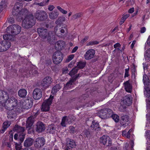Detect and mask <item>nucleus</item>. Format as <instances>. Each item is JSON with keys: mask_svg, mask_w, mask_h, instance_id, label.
<instances>
[{"mask_svg": "<svg viewBox=\"0 0 150 150\" xmlns=\"http://www.w3.org/2000/svg\"><path fill=\"white\" fill-rule=\"evenodd\" d=\"M36 20L32 14L27 16L23 20L22 23L23 27L26 29L32 28L35 24Z\"/></svg>", "mask_w": 150, "mask_h": 150, "instance_id": "1", "label": "nucleus"}, {"mask_svg": "<svg viewBox=\"0 0 150 150\" xmlns=\"http://www.w3.org/2000/svg\"><path fill=\"white\" fill-rule=\"evenodd\" d=\"M37 31L39 35L41 38L45 39L47 38L48 41L51 40V36L53 35L52 32H49L46 29L44 28H38L37 29Z\"/></svg>", "mask_w": 150, "mask_h": 150, "instance_id": "2", "label": "nucleus"}, {"mask_svg": "<svg viewBox=\"0 0 150 150\" xmlns=\"http://www.w3.org/2000/svg\"><path fill=\"white\" fill-rule=\"evenodd\" d=\"M8 98L7 99L8 101L5 105L4 108L6 109H12L11 108H17V100L13 96L9 97L8 95Z\"/></svg>", "mask_w": 150, "mask_h": 150, "instance_id": "3", "label": "nucleus"}, {"mask_svg": "<svg viewBox=\"0 0 150 150\" xmlns=\"http://www.w3.org/2000/svg\"><path fill=\"white\" fill-rule=\"evenodd\" d=\"M21 27L18 25L14 24L8 27L6 29L7 33L13 35L18 34L21 31Z\"/></svg>", "mask_w": 150, "mask_h": 150, "instance_id": "4", "label": "nucleus"}, {"mask_svg": "<svg viewBox=\"0 0 150 150\" xmlns=\"http://www.w3.org/2000/svg\"><path fill=\"white\" fill-rule=\"evenodd\" d=\"M63 58V54L62 52L57 51L54 52L52 55L53 62L56 64H57L61 62Z\"/></svg>", "mask_w": 150, "mask_h": 150, "instance_id": "5", "label": "nucleus"}, {"mask_svg": "<svg viewBox=\"0 0 150 150\" xmlns=\"http://www.w3.org/2000/svg\"><path fill=\"white\" fill-rule=\"evenodd\" d=\"M53 96L51 95L48 99L45 100L42 105L41 110L43 112L48 111L50 109V105H51Z\"/></svg>", "mask_w": 150, "mask_h": 150, "instance_id": "6", "label": "nucleus"}, {"mask_svg": "<svg viewBox=\"0 0 150 150\" xmlns=\"http://www.w3.org/2000/svg\"><path fill=\"white\" fill-rule=\"evenodd\" d=\"M52 80L51 77L46 76L42 80L41 86L43 89H46L48 88L52 82Z\"/></svg>", "mask_w": 150, "mask_h": 150, "instance_id": "7", "label": "nucleus"}, {"mask_svg": "<svg viewBox=\"0 0 150 150\" xmlns=\"http://www.w3.org/2000/svg\"><path fill=\"white\" fill-rule=\"evenodd\" d=\"M100 143L106 146H110L112 144V141L110 137L107 135H104L100 137Z\"/></svg>", "mask_w": 150, "mask_h": 150, "instance_id": "8", "label": "nucleus"}, {"mask_svg": "<svg viewBox=\"0 0 150 150\" xmlns=\"http://www.w3.org/2000/svg\"><path fill=\"white\" fill-rule=\"evenodd\" d=\"M23 4L19 2H16L15 4L14 7L12 10V13L14 16L17 15L18 12L23 8Z\"/></svg>", "mask_w": 150, "mask_h": 150, "instance_id": "9", "label": "nucleus"}, {"mask_svg": "<svg viewBox=\"0 0 150 150\" xmlns=\"http://www.w3.org/2000/svg\"><path fill=\"white\" fill-rule=\"evenodd\" d=\"M36 19L40 21H43L47 17L46 13L44 11L38 10L37 11L35 14Z\"/></svg>", "mask_w": 150, "mask_h": 150, "instance_id": "10", "label": "nucleus"}, {"mask_svg": "<svg viewBox=\"0 0 150 150\" xmlns=\"http://www.w3.org/2000/svg\"><path fill=\"white\" fill-rule=\"evenodd\" d=\"M10 42L3 40L0 42V52L5 51L8 50L11 46Z\"/></svg>", "mask_w": 150, "mask_h": 150, "instance_id": "11", "label": "nucleus"}, {"mask_svg": "<svg viewBox=\"0 0 150 150\" xmlns=\"http://www.w3.org/2000/svg\"><path fill=\"white\" fill-rule=\"evenodd\" d=\"M45 139L42 137H40L36 139L34 143V146L37 148H40L45 144Z\"/></svg>", "mask_w": 150, "mask_h": 150, "instance_id": "12", "label": "nucleus"}, {"mask_svg": "<svg viewBox=\"0 0 150 150\" xmlns=\"http://www.w3.org/2000/svg\"><path fill=\"white\" fill-rule=\"evenodd\" d=\"M37 115H32L28 118L26 121V126L27 128L30 129L35 121Z\"/></svg>", "mask_w": 150, "mask_h": 150, "instance_id": "13", "label": "nucleus"}, {"mask_svg": "<svg viewBox=\"0 0 150 150\" xmlns=\"http://www.w3.org/2000/svg\"><path fill=\"white\" fill-rule=\"evenodd\" d=\"M33 97L36 100L40 99L42 97V92L41 89L38 88L35 89L33 91Z\"/></svg>", "mask_w": 150, "mask_h": 150, "instance_id": "14", "label": "nucleus"}, {"mask_svg": "<svg viewBox=\"0 0 150 150\" xmlns=\"http://www.w3.org/2000/svg\"><path fill=\"white\" fill-rule=\"evenodd\" d=\"M129 123V117L126 115H124L122 116L120 119V124L121 126L125 127L126 126L128 125Z\"/></svg>", "mask_w": 150, "mask_h": 150, "instance_id": "15", "label": "nucleus"}, {"mask_svg": "<svg viewBox=\"0 0 150 150\" xmlns=\"http://www.w3.org/2000/svg\"><path fill=\"white\" fill-rule=\"evenodd\" d=\"M66 141L67 146L66 149H71L75 148L76 144L74 140L67 138L66 139Z\"/></svg>", "mask_w": 150, "mask_h": 150, "instance_id": "16", "label": "nucleus"}, {"mask_svg": "<svg viewBox=\"0 0 150 150\" xmlns=\"http://www.w3.org/2000/svg\"><path fill=\"white\" fill-rule=\"evenodd\" d=\"M12 109H7L8 110L7 113L8 115V117L9 118H13L15 117L17 115L16 110H18L19 108H11Z\"/></svg>", "mask_w": 150, "mask_h": 150, "instance_id": "17", "label": "nucleus"}, {"mask_svg": "<svg viewBox=\"0 0 150 150\" xmlns=\"http://www.w3.org/2000/svg\"><path fill=\"white\" fill-rule=\"evenodd\" d=\"M95 53V50L93 49H91L88 50L84 54L85 59L89 60L93 58L94 56Z\"/></svg>", "mask_w": 150, "mask_h": 150, "instance_id": "18", "label": "nucleus"}, {"mask_svg": "<svg viewBox=\"0 0 150 150\" xmlns=\"http://www.w3.org/2000/svg\"><path fill=\"white\" fill-rule=\"evenodd\" d=\"M35 130L38 133H40L44 131L45 129L44 124L41 122L38 121L36 124Z\"/></svg>", "mask_w": 150, "mask_h": 150, "instance_id": "19", "label": "nucleus"}, {"mask_svg": "<svg viewBox=\"0 0 150 150\" xmlns=\"http://www.w3.org/2000/svg\"><path fill=\"white\" fill-rule=\"evenodd\" d=\"M8 96V93L6 92L0 90V102H6Z\"/></svg>", "mask_w": 150, "mask_h": 150, "instance_id": "20", "label": "nucleus"}, {"mask_svg": "<svg viewBox=\"0 0 150 150\" xmlns=\"http://www.w3.org/2000/svg\"><path fill=\"white\" fill-rule=\"evenodd\" d=\"M28 12V10L25 8H22L18 12V14L14 16L16 17L17 20H20L22 18L23 15H26Z\"/></svg>", "mask_w": 150, "mask_h": 150, "instance_id": "21", "label": "nucleus"}, {"mask_svg": "<svg viewBox=\"0 0 150 150\" xmlns=\"http://www.w3.org/2000/svg\"><path fill=\"white\" fill-rule=\"evenodd\" d=\"M132 98L130 95H127L123 98V102L124 104L129 105L132 103Z\"/></svg>", "mask_w": 150, "mask_h": 150, "instance_id": "22", "label": "nucleus"}, {"mask_svg": "<svg viewBox=\"0 0 150 150\" xmlns=\"http://www.w3.org/2000/svg\"><path fill=\"white\" fill-rule=\"evenodd\" d=\"M64 41L61 40L58 41L55 44V49L57 50H62L64 48Z\"/></svg>", "mask_w": 150, "mask_h": 150, "instance_id": "23", "label": "nucleus"}, {"mask_svg": "<svg viewBox=\"0 0 150 150\" xmlns=\"http://www.w3.org/2000/svg\"><path fill=\"white\" fill-rule=\"evenodd\" d=\"M125 88L126 91L130 93L132 89V86L130 83L129 80H128L124 83Z\"/></svg>", "mask_w": 150, "mask_h": 150, "instance_id": "24", "label": "nucleus"}, {"mask_svg": "<svg viewBox=\"0 0 150 150\" xmlns=\"http://www.w3.org/2000/svg\"><path fill=\"white\" fill-rule=\"evenodd\" d=\"M13 130L15 132H16L18 134V133L21 134L23 133L25 129L24 127L16 125L14 127Z\"/></svg>", "mask_w": 150, "mask_h": 150, "instance_id": "25", "label": "nucleus"}, {"mask_svg": "<svg viewBox=\"0 0 150 150\" xmlns=\"http://www.w3.org/2000/svg\"><path fill=\"white\" fill-rule=\"evenodd\" d=\"M106 110L105 109L100 110L98 113L99 117L102 119H106L108 118V116L106 115Z\"/></svg>", "mask_w": 150, "mask_h": 150, "instance_id": "26", "label": "nucleus"}, {"mask_svg": "<svg viewBox=\"0 0 150 150\" xmlns=\"http://www.w3.org/2000/svg\"><path fill=\"white\" fill-rule=\"evenodd\" d=\"M34 142V140L30 138L26 139L24 142V146L25 147H29L32 146Z\"/></svg>", "mask_w": 150, "mask_h": 150, "instance_id": "27", "label": "nucleus"}, {"mask_svg": "<svg viewBox=\"0 0 150 150\" xmlns=\"http://www.w3.org/2000/svg\"><path fill=\"white\" fill-rule=\"evenodd\" d=\"M91 128L92 130H95L97 131H99L100 130V128L99 125L98 123L93 121L92 122V124L91 126Z\"/></svg>", "mask_w": 150, "mask_h": 150, "instance_id": "28", "label": "nucleus"}, {"mask_svg": "<svg viewBox=\"0 0 150 150\" xmlns=\"http://www.w3.org/2000/svg\"><path fill=\"white\" fill-rule=\"evenodd\" d=\"M88 99V98L87 97L85 96L83 97H81L80 98V99H81L82 100V101L81 102L85 103H87L88 102V105H87V107L92 106L93 105H94L93 102L91 101H90L89 102L87 101Z\"/></svg>", "mask_w": 150, "mask_h": 150, "instance_id": "29", "label": "nucleus"}, {"mask_svg": "<svg viewBox=\"0 0 150 150\" xmlns=\"http://www.w3.org/2000/svg\"><path fill=\"white\" fill-rule=\"evenodd\" d=\"M23 108L24 109L28 110L32 106V103L30 100H27L23 103Z\"/></svg>", "mask_w": 150, "mask_h": 150, "instance_id": "30", "label": "nucleus"}, {"mask_svg": "<svg viewBox=\"0 0 150 150\" xmlns=\"http://www.w3.org/2000/svg\"><path fill=\"white\" fill-rule=\"evenodd\" d=\"M144 94V96L147 98H150V87L148 86H145Z\"/></svg>", "mask_w": 150, "mask_h": 150, "instance_id": "31", "label": "nucleus"}, {"mask_svg": "<svg viewBox=\"0 0 150 150\" xmlns=\"http://www.w3.org/2000/svg\"><path fill=\"white\" fill-rule=\"evenodd\" d=\"M27 94L26 90L23 88L20 89L18 91V95L21 98H24Z\"/></svg>", "mask_w": 150, "mask_h": 150, "instance_id": "32", "label": "nucleus"}, {"mask_svg": "<svg viewBox=\"0 0 150 150\" xmlns=\"http://www.w3.org/2000/svg\"><path fill=\"white\" fill-rule=\"evenodd\" d=\"M143 81L145 86H148L149 85V79L147 75L146 74L143 76Z\"/></svg>", "mask_w": 150, "mask_h": 150, "instance_id": "33", "label": "nucleus"}, {"mask_svg": "<svg viewBox=\"0 0 150 150\" xmlns=\"http://www.w3.org/2000/svg\"><path fill=\"white\" fill-rule=\"evenodd\" d=\"M56 129V127L55 125L53 124H51L48 126L47 130L50 133H53Z\"/></svg>", "mask_w": 150, "mask_h": 150, "instance_id": "34", "label": "nucleus"}, {"mask_svg": "<svg viewBox=\"0 0 150 150\" xmlns=\"http://www.w3.org/2000/svg\"><path fill=\"white\" fill-rule=\"evenodd\" d=\"M58 15V13L57 11H54L49 13V17L51 19H54L57 17Z\"/></svg>", "mask_w": 150, "mask_h": 150, "instance_id": "35", "label": "nucleus"}, {"mask_svg": "<svg viewBox=\"0 0 150 150\" xmlns=\"http://www.w3.org/2000/svg\"><path fill=\"white\" fill-rule=\"evenodd\" d=\"M75 81H74V80H73V79L72 78H71L69 81L66 83L64 87L65 88L67 89L70 88L73 85V83Z\"/></svg>", "mask_w": 150, "mask_h": 150, "instance_id": "36", "label": "nucleus"}, {"mask_svg": "<svg viewBox=\"0 0 150 150\" xmlns=\"http://www.w3.org/2000/svg\"><path fill=\"white\" fill-rule=\"evenodd\" d=\"M61 86L60 84H57L54 86L52 88V92L53 93H55L61 88Z\"/></svg>", "mask_w": 150, "mask_h": 150, "instance_id": "37", "label": "nucleus"}, {"mask_svg": "<svg viewBox=\"0 0 150 150\" xmlns=\"http://www.w3.org/2000/svg\"><path fill=\"white\" fill-rule=\"evenodd\" d=\"M67 119V116H64L62 117L61 123V125L62 127H66V125L68 124Z\"/></svg>", "mask_w": 150, "mask_h": 150, "instance_id": "38", "label": "nucleus"}, {"mask_svg": "<svg viewBox=\"0 0 150 150\" xmlns=\"http://www.w3.org/2000/svg\"><path fill=\"white\" fill-rule=\"evenodd\" d=\"M83 135L84 137H90L92 135V133L89 130L85 129L83 132Z\"/></svg>", "mask_w": 150, "mask_h": 150, "instance_id": "39", "label": "nucleus"}, {"mask_svg": "<svg viewBox=\"0 0 150 150\" xmlns=\"http://www.w3.org/2000/svg\"><path fill=\"white\" fill-rule=\"evenodd\" d=\"M144 57L147 61H150V48L148 49L146 51Z\"/></svg>", "mask_w": 150, "mask_h": 150, "instance_id": "40", "label": "nucleus"}, {"mask_svg": "<svg viewBox=\"0 0 150 150\" xmlns=\"http://www.w3.org/2000/svg\"><path fill=\"white\" fill-rule=\"evenodd\" d=\"M78 69L76 67H74L70 71L69 74V75L71 76L74 75L77 73L78 71Z\"/></svg>", "mask_w": 150, "mask_h": 150, "instance_id": "41", "label": "nucleus"}, {"mask_svg": "<svg viewBox=\"0 0 150 150\" xmlns=\"http://www.w3.org/2000/svg\"><path fill=\"white\" fill-rule=\"evenodd\" d=\"M25 134L23 133L20 134L19 133V135H18V140L19 141V142L20 143H21L22 142L25 138Z\"/></svg>", "mask_w": 150, "mask_h": 150, "instance_id": "42", "label": "nucleus"}, {"mask_svg": "<svg viewBox=\"0 0 150 150\" xmlns=\"http://www.w3.org/2000/svg\"><path fill=\"white\" fill-rule=\"evenodd\" d=\"M86 65V63L84 62H83L81 61L77 63V68L79 69H82Z\"/></svg>", "mask_w": 150, "mask_h": 150, "instance_id": "43", "label": "nucleus"}, {"mask_svg": "<svg viewBox=\"0 0 150 150\" xmlns=\"http://www.w3.org/2000/svg\"><path fill=\"white\" fill-rule=\"evenodd\" d=\"M67 118L69 124H71L75 119V117L72 115H69L68 116H67Z\"/></svg>", "mask_w": 150, "mask_h": 150, "instance_id": "44", "label": "nucleus"}, {"mask_svg": "<svg viewBox=\"0 0 150 150\" xmlns=\"http://www.w3.org/2000/svg\"><path fill=\"white\" fill-rule=\"evenodd\" d=\"M83 16V14L81 13H79L74 15L72 16V19L75 20L77 18H79L82 17Z\"/></svg>", "mask_w": 150, "mask_h": 150, "instance_id": "45", "label": "nucleus"}, {"mask_svg": "<svg viewBox=\"0 0 150 150\" xmlns=\"http://www.w3.org/2000/svg\"><path fill=\"white\" fill-rule=\"evenodd\" d=\"M105 110H106V115L108 116V118L109 117H111L112 116V111L111 110L108 109L106 108L105 109Z\"/></svg>", "mask_w": 150, "mask_h": 150, "instance_id": "46", "label": "nucleus"}, {"mask_svg": "<svg viewBox=\"0 0 150 150\" xmlns=\"http://www.w3.org/2000/svg\"><path fill=\"white\" fill-rule=\"evenodd\" d=\"M12 35H13L8 33V34L4 35L3 38L4 40H10L12 38Z\"/></svg>", "mask_w": 150, "mask_h": 150, "instance_id": "47", "label": "nucleus"}, {"mask_svg": "<svg viewBox=\"0 0 150 150\" xmlns=\"http://www.w3.org/2000/svg\"><path fill=\"white\" fill-rule=\"evenodd\" d=\"M111 117L115 122H118L119 120V117L116 114H112Z\"/></svg>", "mask_w": 150, "mask_h": 150, "instance_id": "48", "label": "nucleus"}, {"mask_svg": "<svg viewBox=\"0 0 150 150\" xmlns=\"http://www.w3.org/2000/svg\"><path fill=\"white\" fill-rule=\"evenodd\" d=\"M70 133L72 134H74L76 132L75 128L73 126H70L69 128Z\"/></svg>", "mask_w": 150, "mask_h": 150, "instance_id": "49", "label": "nucleus"}, {"mask_svg": "<svg viewBox=\"0 0 150 150\" xmlns=\"http://www.w3.org/2000/svg\"><path fill=\"white\" fill-rule=\"evenodd\" d=\"M15 148L16 150H23L22 148V146L21 145V143H15Z\"/></svg>", "mask_w": 150, "mask_h": 150, "instance_id": "50", "label": "nucleus"}, {"mask_svg": "<svg viewBox=\"0 0 150 150\" xmlns=\"http://www.w3.org/2000/svg\"><path fill=\"white\" fill-rule=\"evenodd\" d=\"M10 125V122H5L3 124V128L6 129L9 127Z\"/></svg>", "mask_w": 150, "mask_h": 150, "instance_id": "51", "label": "nucleus"}, {"mask_svg": "<svg viewBox=\"0 0 150 150\" xmlns=\"http://www.w3.org/2000/svg\"><path fill=\"white\" fill-rule=\"evenodd\" d=\"M131 69L132 73V76H134L135 77V74L136 71V67L134 64H133L132 67L131 68Z\"/></svg>", "mask_w": 150, "mask_h": 150, "instance_id": "52", "label": "nucleus"}, {"mask_svg": "<svg viewBox=\"0 0 150 150\" xmlns=\"http://www.w3.org/2000/svg\"><path fill=\"white\" fill-rule=\"evenodd\" d=\"M99 42L98 41H91L87 43V45H97L98 44Z\"/></svg>", "mask_w": 150, "mask_h": 150, "instance_id": "53", "label": "nucleus"}, {"mask_svg": "<svg viewBox=\"0 0 150 150\" xmlns=\"http://www.w3.org/2000/svg\"><path fill=\"white\" fill-rule=\"evenodd\" d=\"M129 67L128 66V68L127 69H125V74L124 77L125 78H126V77H128L129 76Z\"/></svg>", "mask_w": 150, "mask_h": 150, "instance_id": "54", "label": "nucleus"}, {"mask_svg": "<svg viewBox=\"0 0 150 150\" xmlns=\"http://www.w3.org/2000/svg\"><path fill=\"white\" fill-rule=\"evenodd\" d=\"M146 106L148 108L150 109V98L146 99Z\"/></svg>", "mask_w": 150, "mask_h": 150, "instance_id": "55", "label": "nucleus"}, {"mask_svg": "<svg viewBox=\"0 0 150 150\" xmlns=\"http://www.w3.org/2000/svg\"><path fill=\"white\" fill-rule=\"evenodd\" d=\"M57 8L62 13L65 14L67 13V12L66 11L64 10L62 8H61V7L59 6H58L57 7Z\"/></svg>", "mask_w": 150, "mask_h": 150, "instance_id": "56", "label": "nucleus"}, {"mask_svg": "<svg viewBox=\"0 0 150 150\" xmlns=\"http://www.w3.org/2000/svg\"><path fill=\"white\" fill-rule=\"evenodd\" d=\"M129 16V14H126L125 15H123L121 18V20L125 22L126 19Z\"/></svg>", "mask_w": 150, "mask_h": 150, "instance_id": "57", "label": "nucleus"}, {"mask_svg": "<svg viewBox=\"0 0 150 150\" xmlns=\"http://www.w3.org/2000/svg\"><path fill=\"white\" fill-rule=\"evenodd\" d=\"M81 75L80 74H77L75 76L72 78L74 81H76V80L78 79L79 77H80L81 76Z\"/></svg>", "mask_w": 150, "mask_h": 150, "instance_id": "58", "label": "nucleus"}, {"mask_svg": "<svg viewBox=\"0 0 150 150\" xmlns=\"http://www.w3.org/2000/svg\"><path fill=\"white\" fill-rule=\"evenodd\" d=\"M8 22L9 23L11 24H13L14 23V19L13 18L11 17L8 19Z\"/></svg>", "mask_w": 150, "mask_h": 150, "instance_id": "59", "label": "nucleus"}, {"mask_svg": "<svg viewBox=\"0 0 150 150\" xmlns=\"http://www.w3.org/2000/svg\"><path fill=\"white\" fill-rule=\"evenodd\" d=\"M3 102H0V111H2L3 109V108L4 107L5 105H3Z\"/></svg>", "mask_w": 150, "mask_h": 150, "instance_id": "60", "label": "nucleus"}, {"mask_svg": "<svg viewBox=\"0 0 150 150\" xmlns=\"http://www.w3.org/2000/svg\"><path fill=\"white\" fill-rule=\"evenodd\" d=\"M54 8V6L53 5H50L48 6V9L50 11H51L53 10Z\"/></svg>", "mask_w": 150, "mask_h": 150, "instance_id": "61", "label": "nucleus"}, {"mask_svg": "<svg viewBox=\"0 0 150 150\" xmlns=\"http://www.w3.org/2000/svg\"><path fill=\"white\" fill-rule=\"evenodd\" d=\"M88 37L86 36L83 40L81 41V43H83L85 42L88 39Z\"/></svg>", "mask_w": 150, "mask_h": 150, "instance_id": "62", "label": "nucleus"}, {"mask_svg": "<svg viewBox=\"0 0 150 150\" xmlns=\"http://www.w3.org/2000/svg\"><path fill=\"white\" fill-rule=\"evenodd\" d=\"M50 0H43L42 3L44 6L47 5L49 2Z\"/></svg>", "mask_w": 150, "mask_h": 150, "instance_id": "63", "label": "nucleus"}, {"mask_svg": "<svg viewBox=\"0 0 150 150\" xmlns=\"http://www.w3.org/2000/svg\"><path fill=\"white\" fill-rule=\"evenodd\" d=\"M121 45L119 43H117L114 45V48H116L117 47H120Z\"/></svg>", "mask_w": 150, "mask_h": 150, "instance_id": "64", "label": "nucleus"}]
</instances>
